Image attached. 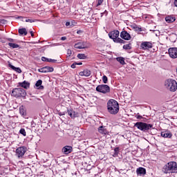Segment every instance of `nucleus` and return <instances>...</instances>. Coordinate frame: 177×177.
<instances>
[{"mask_svg": "<svg viewBox=\"0 0 177 177\" xmlns=\"http://www.w3.org/2000/svg\"><path fill=\"white\" fill-rule=\"evenodd\" d=\"M162 171L164 174H177V162L175 161L169 162L163 166Z\"/></svg>", "mask_w": 177, "mask_h": 177, "instance_id": "1", "label": "nucleus"}, {"mask_svg": "<svg viewBox=\"0 0 177 177\" xmlns=\"http://www.w3.org/2000/svg\"><path fill=\"white\" fill-rule=\"evenodd\" d=\"M107 109L110 114L115 115L120 111V106L115 100H110L107 102Z\"/></svg>", "mask_w": 177, "mask_h": 177, "instance_id": "2", "label": "nucleus"}, {"mask_svg": "<svg viewBox=\"0 0 177 177\" xmlns=\"http://www.w3.org/2000/svg\"><path fill=\"white\" fill-rule=\"evenodd\" d=\"M108 35L115 44H125V41L124 39L118 37H120V31L117 30L109 32Z\"/></svg>", "mask_w": 177, "mask_h": 177, "instance_id": "3", "label": "nucleus"}, {"mask_svg": "<svg viewBox=\"0 0 177 177\" xmlns=\"http://www.w3.org/2000/svg\"><path fill=\"white\" fill-rule=\"evenodd\" d=\"M134 127H136L138 129H140V131H142V132H147L153 128V124H147L143 122H137Z\"/></svg>", "mask_w": 177, "mask_h": 177, "instance_id": "4", "label": "nucleus"}, {"mask_svg": "<svg viewBox=\"0 0 177 177\" xmlns=\"http://www.w3.org/2000/svg\"><path fill=\"white\" fill-rule=\"evenodd\" d=\"M165 86L171 92H175L177 89V82L175 80L168 79L165 82Z\"/></svg>", "mask_w": 177, "mask_h": 177, "instance_id": "5", "label": "nucleus"}, {"mask_svg": "<svg viewBox=\"0 0 177 177\" xmlns=\"http://www.w3.org/2000/svg\"><path fill=\"white\" fill-rule=\"evenodd\" d=\"M27 95L26 90L21 88H15L12 91V96L14 97H24Z\"/></svg>", "mask_w": 177, "mask_h": 177, "instance_id": "6", "label": "nucleus"}, {"mask_svg": "<svg viewBox=\"0 0 177 177\" xmlns=\"http://www.w3.org/2000/svg\"><path fill=\"white\" fill-rule=\"evenodd\" d=\"M97 92H100L101 93H109L110 86L107 84H100L96 87Z\"/></svg>", "mask_w": 177, "mask_h": 177, "instance_id": "7", "label": "nucleus"}, {"mask_svg": "<svg viewBox=\"0 0 177 177\" xmlns=\"http://www.w3.org/2000/svg\"><path fill=\"white\" fill-rule=\"evenodd\" d=\"M26 151H27L26 147H19L16 149L15 156L18 157V158H23L24 154H26Z\"/></svg>", "mask_w": 177, "mask_h": 177, "instance_id": "8", "label": "nucleus"}, {"mask_svg": "<svg viewBox=\"0 0 177 177\" xmlns=\"http://www.w3.org/2000/svg\"><path fill=\"white\" fill-rule=\"evenodd\" d=\"M74 48L75 49H87L88 44L86 41H80L75 44Z\"/></svg>", "mask_w": 177, "mask_h": 177, "instance_id": "9", "label": "nucleus"}, {"mask_svg": "<svg viewBox=\"0 0 177 177\" xmlns=\"http://www.w3.org/2000/svg\"><path fill=\"white\" fill-rule=\"evenodd\" d=\"M140 48L143 50H147V49H151L153 48V44L150 41H144L141 44Z\"/></svg>", "mask_w": 177, "mask_h": 177, "instance_id": "10", "label": "nucleus"}, {"mask_svg": "<svg viewBox=\"0 0 177 177\" xmlns=\"http://www.w3.org/2000/svg\"><path fill=\"white\" fill-rule=\"evenodd\" d=\"M120 37L122 39H124L125 41H130V39H131V38H132L131 35L126 30H122L120 32Z\"/></svg>", "mask_w": 177, "mask_h": 177, "instance_id": "11", "label": "nucleus"}, {"mask_svg": "<svg viewBox=\"0 0 177 177\" xmlns=\"http://www.w3.org/2000/svg\"><path fill=\"white\" fill-rule=\"evenodd\" d=\"M169 55L171 59H177V48H170Z\"/></svg>", "mask_w": 177, "mask_h": 177, "instance_id": "12", "label": "nucleus"}, {"mask_svg": "<svg viewBox=\"0 0 177 177\" xmlns=\"http://www.w3.org/2000/svg\"><path fill=\"white\" fill-rule=\"evenodd\" d=\"M53 67L52 66H44L43 68H39V73H53Z\"/></svg>", "mask_w": 177, "mask_h": 177, "instance_id": "13", "label": "nucleus"}, {"mask_svg": "<svg viewBox=\"0 0 177 177\" xmlns=\"http://www.w3.org/2000/svg\"><path fill=\"white\" fill-rule=\"evenodd\" d=\"M136 174L138 176H145V175H146V169L143 167H138L136 169Z\"/></svg>", "mask_w": 177, "mask_h": 177, "instance_id": "14", "label": "nucleus"}, {"mask_svg": "<svg viewBox=\"0 0 177 177\" xmlns=\"http://www.w3.org/2000/svg\"><path fill=\"white\" fill-rule=\"evenodd\" d=\"M98 132L99 133H101V135H103L104 136L106 135H109V131L106 129V127L101 126L98 128Z\"/></svg>", "mask_w": 177, "mask_h": 177, "instance_id": "15", "label": "nucleus"}, {"mask_svg": "<svg viewBox=\"0 0 177 177\" xmlns=\"http://www.w3.org/2000/svg\"><path fill=\"white\" fill-rule=\"evenodd\" d=\"M161 136L162 138H167L171 139V138H172V133H171L169 131H162Z\"/></svg>", "mask_w": 177, "mask_h": 177, "instance_id": "16", "label": "nucleus"}, {"mask_svg": "<svg viewBox=\"0 0 177 177\" xmlns=\"http://www.w3.org/2000/svg\"><path fill=\"white\" fill-rule=\"evenodd\" d=\"M73 151V147L71 146H65L62 149V152L64 153V154H70Z\"/></svg>", "mask_w": 177, "mask_h": 177, "instance_id": "17", "label": "nucleus"}, {"mask_svg": "<svg viewBox=\"0 0 177 177\" xmlns=\"http://www.w3.org/2000/svg\"><path fill=\"white\" fill-rule=\"evenodd\" d=\"M79 75H80V77H89L91 75V71L86 69L80 72Z\"/></svg>", "mask_w": 177, "mask_h": 177, "instance_id": "18", "label": "nucleus"}, {"mask_svg": "<svg viewBox=\"0 0 177 177\" xmlns=\"http://www.w3.org/2000/svg\"><path fill=\"white\" fill-rule=\"evenodd\" d=\"M18 85L19 86H21V88H24V89H28V88H30V83L26 81L19 82L18 83Z\"/></svg>", "mask_w": 177, "mask_h": 177, "instance_id": "19", "label": "nucleus"}, {"mask_svg": "<svg viewBox=\"0 0 177 177\" xmlns=\"http://www.w3.org/2000/svg\"><path fill=\"white\" fill-rule=\"evenodd\" d=\"M35 88L36 89H39L40 91H42L44 89V86H42V81L41 80H39L36 82Z\"/></svg>", "mask_w": 177, "mask_h": 177, "instance_id": "20", "label": "nucleus"}, {"mask_svg": "<svg viewBox=\"0 0 177 177\" xmlns=\"http://www.w3.org/2000/svg\"><path fill=\"white\" fill-rule=\"evenodd\" d=\"M175 20H176V19L172 15H169L165 17V21H167V23H174Z\"/></svg>", "mask_w": 177, "mask_h": 177, "instance_id": "21", "label": "nucleus"}, {"mask_svg": "<svg viewBox=\"0 0 177 177\" xmlns=\"http://www.w3.org/2000/svg\"><path fill=\"white\" fill-rule=\"evenodd\" d=\"M8 66L12 68L14 71H16L19 74L21 73V69L20 68H16L15 66L12 65L11 64H8Z\"/></svg>", "mask_w": 177, "mask_h": 177, "instance_id": "22", "label": "nucleus"}, {"mask_svg": "<svg viewBox=\"0 0 177 177\" xmlns=\"http://www.w3.org/2000/svg\"><path fill=\"white\" fill-rule=\"evenodd\" d=\"M68 114L72 118H75V117H77V113H75V111H74L71 109L68 110Z\"/></svg>", "mask_w": 177, "mask_h": 177, "instance_id": "23", "label": "nucleus"}, {"mask_svg": "<svg viewBox=\"0 0 177 177\" xmlns=\"http://www.w3.org/2000/svg\"><path fill=\"white\" fill-rule=\"evenodd\" d=\"M131 28L136 31V32H142V28L138 27V25H133L131 26Z\"/></svg>", "mask_w": 177, "mask_h": 177, "instance_id": "24", "label": "nucleus"}, {"mask_svg": "<svg viewBox=\"0 0 177 177\" xmlns=\"http://www.w3.org/2000/svg\"><path fill=\"white\" fill-rule=\"evenodd\" d=\"M18 32L20 35H27L28 34L27 30L25 28L19 29Z\"/></svg>", "mask_w": 177, "mask_h": 177, "instance_id": "25", "label": "nucleus"}, {"mask_svg": "<svg viewBox=\"0 0 177 177\" xmlns=\"http://www.w3.org/2000/svg\"><path fill=\"white\" fill-rule=\"evenodd\" d=\"M117 62H119V63H120V64H125V59L122 57H119L116 58Z\"/></svg>", "mask_w": 177, "mask_h": 177, "instance_id": "26", "label": "nucleus"}, {"mask_svg": "<svg viewBox=\"0 0 177 177\" xmlns=\"http://www.w3.org/2000/svg\"><path fill=\"white\" fill-rule=\"evenodd\" d=\"M123 49H125V50H129L130 49H132V44L129 43L128 44L124 45Z\"/></svg>", "mask_w": 177, "mask_h": 177, "instance_id": "27", "label": "nucleus"}, {"mask_svg": "<svg viewBox=\"0 0 177 177\" xmlns=\"http://www.w3.org/2000/svg\"><path fill=\"white\" fill-rule=\"evenodd\" d=\"M8 45L10 46V48H12V49H16V48L20 47V46H19V44H17L15 43H8Z\"/></svg>", "mask_w": 177, "mask_h": 177, "instance_id": "28", "label": "nucleus"}, {"mask_svg": "<svg viewBox=\"0 0 177 177\" xmlns=\"http://www.w3.org/2000/svg\"><path fill=\"white\" fill-rule=\"evenodd\" d=\"M77 57H78V59H86V55H85V54H78Z\"/></svg>", "mask_w": 177, "mask_h": 177, "instance_id": "29", "label": "nucleus"}, {"mask_svg": "<svg viewBox=\"0 0 177 177\" xmlns=\"http://www.w3.org/2000/svg\"><path fill=\"white\" fill-rule=\"evenodd\" d=\"M102 81H103L104 84H107V82L109 81V79L107 78V76L104 75L102 77Z\"/></svg>", "mask_w": 177, "mask_h": 177, "instance_id": "30", "label": "nucleus"}, {"mask_svg": "<svg viewBox=\"0 0 177 177\" xmlns=\"http://www.w3.org/2000/svg\"><path fill=\"white\" fill-rule=\"evenodd\" d=\"M19 133H21V135H23V136H26V129H21L19 131Z\"/></svg>", "mask_w": 177, "mask_h": 177, "instance_id": "31", "label": "nucleus"}, {"mask_svg": "<svg viewBox=\"0 0 177 177\" xmlns=\"http://www.w3.org/2000/svg\"><path fill=\"white\" fill-rule=\"evenodd\" d=\"M67 57H70V56H71V55H73V51L71 49H68L67 50Z\"/></svg>", "mask_w": 177, "mask_h": 177, "instance_id": "32", "label": "nucleus"}, {"mask_svg": "<svg viewBox=\"0 0 177 177\" xmlns=\"http://www.w3.org/2000/svg\"><path fill=\"white\" fill-rule=\"evenodd\" d=\"M47 62H48L49 63H57V60L48 58Z\"/></svg>", "mask_w": 177, "mask_h": 177, "instance_id": "33", "label": "nucleus"}, {"mask_svg": "<svg viewBox=\"0 0 177 177\" xmlns=\"http://www.w3.org/2000/svg\"><path fill=\"white\" fill-rule=\"evenodd\" d=\"M2 24H6V20L0 19V26H2Z\"/></svg>", "mask_w": 177, "mask_h": 177, "instance_id": "34", "label": "nucleus"}, {"mask_svg": "<svg viewBox=\"0 0 177 177\" xmlns=\"http://www.w3.org/2000/svg\"><path fill=\"white\" fill-rule=\"evenodd\" d=\"M114 153H115V154H118V153H120V148L119 147L115 148Z\"/></svg>", "mask_w": 177, "mask_h": 177, "instance_id": "35", "label": "nucleus"}, {"mask_svg": "<svg viewBox=\"0 0 177 177\" xmlns=\"http://www.w3.org/2000/svg\"><path fill=\"white\" fill-rule=\"evenodd\" d=\"M102 3H103V0H97V6H100Z\"/></svg>", "mask_w": 177, "mask_h": 177, "instance_id": "36", "label": "nucleus"}, {"mask_svg": "<svg viewBox=\"0 0 177 177\" xmlns=\"http://www.w3.org/2000/svg\"><path fill=\"white\" fill-rule=\"evenodd\" d=\"M25 21L26 23H34V20L33 19H25Z\"/></svg>", "mask_w": 177, "mask_h": 177, "instance_id": "37", "label": "nucleus"}, {"mask_svg": "<svg viewBox=\"0 0 177 177\" xmlns=\"http://www.w3.org/2000/svg\"><path fill=\"white\" fill-rule=\"evenodd\" d=\"M136 118H137V120H142V118H143V117L140 115H137Z\"/></svg>", "mask_w": 177, "mask_h": 177, "instance_id": "38", "label": "nucleus"}, {"mask_svg": "<svg viewBox=\"0 0 177 177\" xmlns=\"http://www.w3.org/2000/svg\"><path fill=\"white\" fill-rule=\"evenodd\" d=\"M41 60H42V62H48V58H46L45 57H42Z\"/></svg>", "mask_w": 177, "mask_h": 177, "instance_id": "39", "label": "nucleus"}, {"mask_svg": "<svg viewBox=\"0 0 177 177\" xmlns=\"http://www.w3.org/2000/svg\"><path fill=\"white\" fill-rule=\"evenodd\" d=\"M76 66H82V62H75Z\"/></svg>", "mask_w": 177, "mask_h": 177, "instance_id": "40", "label": "nucleus"}, {"mask_svg": "<svg viewBox=\"0 0 177 177\" xmlns=\"http://www.w3.org/2000/svg\"><path fill=\"white\" fill-rule=\"evenodd\" d=\"M76 64H75V63H73L71 66V68H75V67H76Z\"/></svg>", "mask_w": 177, "mask_h": 177, "instance_id": "41", "label": "nucleus"}, {"mask_svg": "<svg viewBox=\"0 0 177 177\" xmlns=\"http://www.w3.org/2000/svg\"><path fill=\"white\" fill-rule=\"evenodd\" d=\"M8 41H9L10 43L15 42V40L13 39H12V38L8 39Z\"/></svg>", "mask_w": 177, "mask_h": 177, "instance_id": "42", "label": "nucleus"}, {"mask_svg": "<svg viewBox=\"0 0 177 177\" xmlns=\"http://www.w3.org/2000/svg\"><path fill=\"white\" fill-rule=\"evenodd\" d=\"M19 19H22V21H26V18L23 17H19Z\"/></svg>", "mask_w": 177, "mask_h": 177, "instance_id": "43", "label": "nucleus"}, {"mask_svg": "<svg viewBox=\"0 0 177 177\" xmlns=\"http://www.w3.org/2000/svg\"><path fill=\"white\" fill-rule=\"evenodd\" d=\"M66 39H67V37H61V41H66Z\"/></svg>", "mask_w": 177, "mask_h": 177, "instance_id": "44", "label": "nucleus"}, {"mask_svg": "<svg viewBox=\"0 0 177 177\" xmlns=\"http://www.w3.org/2000/svg\"><path fill=\"white\" fill-rule=\"evenodd\" d=\"M51 46H59V44H53V45H51Z\"/></svg>", "mask_w": 177, "mask_h": 177, "instance_id": "45", "label": "nucleus"}, {"mask_svg": "<svg viewBox=\"0 0 177 177\" xmlns=\"http://www.w3.org/2000/svg\"><path fill=\"white\" fill-rule=\"evenodd\" d=\"M114 157H118V153H115V152H114L113 155Z\"/></svg>", "mask_w": 177, "mask_h": 177, "instance_id": "46", "label": "nucleus"}, {"mask_svg": "<svg viewBox=\"0 0 177 177\" xmlns=\"http://www.w3.org/2000/svg\"><path fill=\"white\" fill-rule=\"evenodd\" d=\"M174 5H175V6H176V8H177V0H175V1H174Z\"/></svg>", "mask_w": 177, "mask_h": 177, "instance_id": "47", "label": "nucleus"}, {"mask_svg": "<svg viewBox=\"0 0 177 177\" xmlns=\"http://www.w3.org/2000/svg\"><path fill=\"white\" fill-rule=\"evenodd\" d=\"M66 27H68V26H70V22H66Z\"/></svg>", "mask_w": 177, "mask_h": 177, "instance_id": "48", "label": "nucleus"}, {"mask_svg": "<svg viewBox=\"0 0 177 177\" xmlns=\"http://www.w3.org/2000/svg\"><path fill=\"white\" fill-rule=\"evenodd\" d=\"M31 34V37H34V32H32V31L30 32Z\"/></svg>", "mask_w": 177, "mask_h": 177, "instance_id": "49", "label": "nucleus"}, {"mask_svg": "<svg viewBox=\"0 0 177 177\" xmlns=\"http://www.w3.org/2000/svg\"><path fill=\"white\" fill-rule=\"evenodd\" d=\"M103 15H104V12H102V13H101V17H103Z\"/></svg>", "mask_w": 177, "mask_h": 177, "instance_id": "50", "label": "nucleus"}, {"mask_svg": "<svg viewBox=\"0 0 177 177\" xmlns=\"http://www.w3.org/2000/svg\"><path fill=\"white\" fill-rule=\"evenodd\" d=\"M20 113H21V110H20Z\"/></svg>", "mask_w": 177, "mask_h": 177, "instance_id": "51", "label": "nucleus"}, {"mask_svg": "<svg viewBox=\"0 0 177 177\" xmlns=\"http://www.w3.org/2000/svg\"><path fill=\"white\" fill-rule=\"evenodd\" d=\"M115 1H118V0H115Z\"/></svg>", "mask_w": 177, "mask_h": 177, "instance_id": "52", "label": "nucleus"}, {"mask_svg": "<svg viewBox=\"0 0 177 177\" xmlns=\"http://www.w3.org/2000/svg\"><path fill=\"white\" fill-rule=\"evenodd\" d=\"M51 1H54V0H51Z\"/></svg>", "mask_w": 177, "mask_h": 177, "instance_id": "53", "label": "nucleus"}]
</instances>
